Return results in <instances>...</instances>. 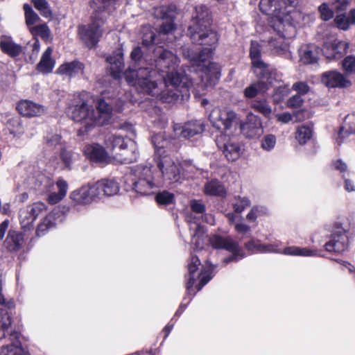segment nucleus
Instances as JSON below:
<instances>
[{"label":"nucleus","instance_id":"obj_1","mask_svg":"<svg viewBox=\"0 0 355 355\" xmlns=\"http://www.w3.org/2000/svg\"><path fill=\"white\" fill-rule=\"evenodd\" d=\"M211 17L208 8L199 5L195 8L192 24L189 30L193 42L207 45L189 60L187 69H178L180 60L172 52L159 50L155 60V69L139 68L137 71L128 69L123 74L130 85L142 94L149 95L162 103H174L179 97H188L189 89L194 85L196 76L200 78L202 87L214 85L220 76V67L209 62L218 41L217 33L210 28ZM110 64L109 70L114 79L122 76L123 58L119 51L107 58Z\"/></svg>","mask_w":355,"mask_h":355},{"label":"nucleus","instance_id":"obj_2","mask_svg":"<svg viewBox=\"0 0 355 355\" xmlns=\"http://www.w3.org/2000/svg\"><path fill=\"white\" fill-rule=\"evenodd\" d=\"M297 0H261L260 10L270 15L269 24L277 36L268 41V46L273 53L290 56L288 47L296 33V27L304 20V15L294 8Z\"/></svg>","mask_w":355,"mask_h":355},{"label":"nucleus","instance_id":"obj_3","mask_svg":"<svg viewBox=\"0 0 355 355\" xmlns=\"http://www.w3.org/2000/svg\"><path fill=\"white\" fill-rule=\"evenodd\" d=\"M94 96L89 92H83L75 95L68 106L67 114L74 121L82 123L84 127L78 130L79 135L89 132L95 126L107 124L112 116V108L103 99H99L94 109Z\"/></svg>","mask_w":355,"mask_h":355},{"label":"nucleus","instance_id":"obj_4","mask_svg":"<svg viewBox=\"0 0 355 355\" xmlns=\"http://www.w3.org/2000/svg\"><path fill=\"white\" fill-rule=\"evenodd\" d=\"M119 0H92L91 7L94 9L92 23L79 27V35L83 42L89 48L95 46L103 34L102 25L104 15L102 10L113 8Z\"/></svg>","mask_w":355,"mask_h":355},{"label":"nucleus","instance_id":"obj_5","mask_svg":"<svg viewBox=\"0 0 355 355\" xmlns=\"http://www.w3.org/2000/svg\"><path fill=\"white\" fill-rule=\"evenodd\" d=\"M133 189L141 195H150L162 184L159 173L152 166L139 165L135 170Z\"/></svg>","mask_w":355,"mask_h":355},{"label":"nucleus","instance_id":"obj_6","mask_svg":"<svg viewBox=\"0 0 355 355\" xmlns=\"http://www.w3.org/2000/svg\"><path fill=\"white\" fill-rule=\"evenodd\" d=\"M6 321L0 327V355H30L21 347L19 334L11 328V322L5 313Z\"/></svg>","mask_w":355,"mask_h":355},{"label":"nucleus","instance_id":"obj_7","mask_svg":"<svg viewBox=\"0 0 355 355\" xmlns=\"http://www.w3.org/2000/svg\"><path fill=\"white\" fill-rule=\"evenodd\" d=\"M245 248L248 250L261 253L275 252L284 254L285 255L303 257L316 255L315 250H312L306 248H302L297 246H289L282 250L279 248L277 243L264 245L261 243L259 241L255 239H251L249 242H248L245 244Z\"/></svg>","mask_w":355,"mask_h":355},{"label":"nucleus","instance_id":"obj_8","mask_svg":"<svg viewBox=\"0 0 355 355\" xmlns=\"http://www.w3.org/2000/svg\"><path fill=\"white\" fill-rule=\"evenodd\" d=\"M106 148L110 150H113L118 148L119 150H124L125 146L130 148L131 155L127 153H121V162L124 164H128L137 161L139 152L135 141L128 138H124L116 134L107 135L105 139Z\"/></svg>","mask_w":355,"mask_h":355},{"label":"nucleus","instance_id":"obj_9","mask_svg":"<svg viewBox=\"0 0 355 355\" xmlns=\"http://www.w3.org/2000/svg\"><path fill=\"white\" fill-rule=\"evenodd\" d=\"M157 166L159 168V176L169 182H177L185 178L182 165L178 162H175L169 156H163L157 158Z\"/></svg>","mask_w":355,"mask_h":355},{"label":"nucleus","instance_id":"obj_10","mask_svg":"<svg viewBox=\"0 0 355 355\" xmlns=\"http://www.w3.org/2000/svg\"><path fill=\"white\" fill-rule=\"evenodd\" d=\"M209 242L214 248L224 249L232 252V255L224 259L225 264L232 261H237L244 257V254L240 252L238 243L230 237L213 235L209 238Z\"/></svg>","mask_w":355,"mask_h":355},{"label":"nucleus","instance_id":"obj_11","mask_svg":"<svg viewBox=\"0 0 355 355\" xmlns=\"http://www.w3.org/2000/svg\"><path fill=\"white\" fill-rule=\"evenodd\" d=\"M250 57L252 61L253 71L258 78H265L272 83V69L261 58V46L257 41H252L250 49Z\"/></svg>","mask_w":355,"mask_h":355},{"label":"nucleus","instance_id":"obj_12","mask_svg":"<svg viewBox=\"0 0 355 355\" xmlns=\"http://www.w3.org/2000/svg\"><path fill=\"white\" fill-rule=\"evenodd\" d=\"M216 142L228 161H236L241 156V145L235 138L230 137L227 134H220L217 137Z\"/></svg>","mask_w":355,"mask_h":355},{"label":"nucleus","instance_id":"obj_13","mask_svg":"<svg viewBox=\"0 0 355 355\" xmlns=\"http://www.w3.org/2000/svg\"><path fill=\"white\" fill-rule=\"evenodd\" d=\"M46 210V206L42 202H36L21 208L19 211V220L21 228L30 230L35 219Z\"/></svg>","mask_w":355,"mask_h":355},{"label":"nucleus","instance_id":"obj_14","mask_svg":"<svg viewBox=\"0 0 355 355\" xmlns=\"http://www.w3.org/2000/svg\"><path fill=\"white\" fill-rule=\"evenodd\" d=\"M348 246V237L346 230L341 225L336 223L333 227L330 240L324 245L328 252L340 253Z\"/></svg>","mask_w":355,"mask_h":355},{"label":"nucleus","instance_id":"obj_15","mask_svg":"<svg viewBox=\"0 0 355 355\" xmlns=\"http://www.w3.org/2000/svg\"><path fill=\"white\" fill-rule=\"evenodd\" d=\"M236 114L228 109L214 108L209 115L212 125L218 130H230L236 121Z\"/></svg>","mask_w":355,"mask_h":355},{"label":"nucleus","instance_id":"obj_16","mask_svg":"<svg viewBox=\"0 0 355 355\" xmlns=\"http://www.w3.org/2000/svg\"><path fill=\"white\" fill-rule=\"evenodd\" d=\"M322 83L329 88H347L352 82L347 76L338 71H328L322 73Z\"/></svg>","mask_w":355,"mask_h":355},{"label":"nucleus","instance_id":"obj_17","mask_svg":"<svg viewBox=\"0 0 355 355\" xmlns=\"http://www.w3.org/2000/svg\"><path fill=\"white\" fill-rule=\"evenodd\" d=\"M97 189L94 188L93 184L83 186L72 191L70 194V198L75 205H88L97 198L96 193Z\"/></svg>","mask_w":355,"mask_h":355},{"label":"nucleus","instance_id":"obj_18","mask_svg":"<svg viewBox=\"0 0 355 355\" xmlns=\"http://www.w3.org/2000/svg\"><path fill=\"white\" fill-rule=\"evenodd\" d=\"M85 157L90 161L98 164H107L110 157L105 149L98 144L86 145L83 150Z\"/></svg>","mask_w":355,"mask_h":355},{"label":"nucleus","instance_id":"obj_19","mask_svg":"<svg viewBox=\"0 0 355 355\" xmlns=\"http://www.w3.org/2000/svg\"><path fill=\"white\" fill-rule=\"evenodd\" d=\"M348 48V43L334 40L331 43L325 42L323 52L327 59L336 60L343 57L347 53Z\"/></svg>","mask_w":355,"mask_h":355},{"label":"nucleus","instance_id":"obj_20","mask_svg":"<svg viewBox=\"0 0 355 355\" xmlns=\"http://www.w3.org/2000/svg\"><path fill=\"white\" fill-rule=\"evenodd\" d=\"M241 130L249 138H255L263 134L261 120L252 113L248 114L246 122L241 125Z\"/></svg>","mask_w":355,"mask_h":355},{"label":"nucleus","instance_id":"obj_21","mask_svg":"<svg viewBox=\"0 0 355 355\" xmlns=\"http://www.w3.org/2000/svg\"><path fill=\"white\" fill-rule=\"evenodd\" d=\"M17 110L20 114L27 117L40 116L46 112L44 105L29 100H21L17 105Z\"/></svg>","mask_w":355,"mask_h":355},{"label":"nucleus","instance_id":"obj_22","mask_svg":"<svg viewBox=\"0 0 355 355\" xmlns=\"http://www.w3.org/2000/svg\"><path fill=\"white\" fill-rule=\"evenodd\" d=\"M174 131L184 138H190L199 135L204 130L203 123L200 121H191L185 123L183 125L175 124L173 127Z\"/></svg>","mask_w":355,"mask_h":355},{"label":"nucleus","instance_id":"obj_23","mask_svg":"<svg viewBox=\"0 0 355 355\" xmlns=\"http://www.w3.org/2000/svg\"><path fill=\"white\" fill-rule=\"evenodd\" d=\"M173 139L166 135L165 132L155 134L152 137V141L155 147V155L157 158L163 156H168L166 153L171 148Z\"/></svg>","mask_w":355,"mask_h":355},{"label":"nucleus","instance_id":"obj_24","mask_svg":"<svg viewBox=\"0 0 355 355\" xmlns=\"http://www.w3.org/2000/svg\"><path fill=\"white\" fill-rule=\"evenodd\" d=\"M93 187L98 189L96 191L97 198L104 196H114L119 191V183L114 179H103L93 184Z\"/></svg>","mask_w":355,"mask_h":355},{"label":"nucleus","instance_id":"obj_25","mask_svg":"<svg viewBox=\"0 0 355 355\" xmlns=\"http://www.w3.org/2000/svg\"><path fill=\"white\" fill-rule=\"evenodd\" d=\"M25 245L24 234L21 232L10 230L4 241V246L8 252H14L21 250Z\"/></svg>","mask_w":355,"mask_h":355},{"label":"nucleus","instance_id":"obj_26","mask_svg":"<svg viewBox=\"0 0 355 355\" xmlns=\"http://www.w3.org/2000/svg\"><path fill=\"white\" fill-rule=\"evenodd\" d=\"M85 69V65L80 61L73 60L71 62H64L61 64L57 73L64 75L69 78H73L80 75H83Z\"/></svg>","mask_w":355,"mask_h":355},{"label":"nucleus","instance_id":"obj_27","mask_svg":"<svg viewBox=\"0 0 355 355\" xmlns=\"http://www.w3.org/2000/svg\"><path fill=\"white\" fill-rule=\"evenodd\" d=\"M274 76L273 73H272V78L270 79V80H272L271 83H269L267 78H259L260 80L258 82L250 85L245 89L244 96L246 98H252L255 97L258 94L264 93L268 89L269 86L272 85L275 80Z\"/></svg>","mask_w":355,"mask_h":355},{"label":"nucleus","instance_id":"obj_28","mask_svg":"<svg viewBox=\"0 0 355 355\" xmlns=\"http://www.w3.org/2000/svg\"><path fill=\"white\" fill-rule=\"evenodd\" d=\"M0 49L6 54L12 58L17 57L22 52V46L14 42L10 36L0 37Z\"/></svg>","mask_w":355,"mask_h":355},{"label":"nucleus","instance_id":"obj_29","mask_svg":"<svg viewBox=\"0 0 355 355\" xmlns=\"http://www.w3.org/2000/svg\"><path fill=\"white\" fill-rule=\"evenodd\" d=\"M62 221V218L60 211L58 209H54L49 213L43 220L38 225L37 229V234L38 236L44 234L45 232L53 227L58 223Z\"/></svg>","mask_w":355,"mask_h":355},{"label":"nucleus","instance_id":"obj_30","mask_svg":"<svg viewBox=\"0 0 355 355\" xmlns=\"http://www.w3.org/2000/svg\"><path fill=\"white\" fill-rule=\"evenodd\" d=\"M187 221L190 225V230H194V233L192 235V243L196 245V249L201 248L205 232L204 227L200 225V219L196 217L188 216Z\"/></svg>","mask_w":355,"mask_h":355},{"label":"nucleus","instance_id":"obj_31","mask_svg":"<svg viewBox=\"0 0 355 355\" xmlns=\"http://www.w3.org/2000/svg\"><path fill=\"white\" fill-rule=\"evenodd\" d=\"M53 48L49 46L43 53L40 62L37 65L39 71L48 73L52 71L55 66V60L52 58Z\"/></svg>","mask_w":355,"mask_h":355},{"label":"nucleus","instance_id":"obj_32","mask_svg":"<svg viewBox=\"0 0 355 355\" xmlns=\"http://www.w3.org/2000/svg\"><path fill=\"white\" fill-rule=\"evenodd\" d=\"M56 186L58 191L51 193L48 197V202L51 205L59 202L65 197L67 192L68 185L65 180L59 179L56 182Z\"/></svg>","mask_w":355,"mask_h":355},{"label":"nucleus","instance_id":"obj_33","mask_svg":"<svg viewBox=\"0 0 355 355\" xmlns=\"http://www.w3.org/2000/svg\"><path fill=\"white\" fill-rule=\"evenodd\" d=\"M300 60L304 64H313L317 62L318 55L313 45L302 46L300 49Z\"/></svg>","mask_w":355,"mask_h":355},{"label":"nucleus","instance_id":"obj_34","mask_svg":"<svg viewBox=\"0 0 355 355\" xmlns=\"http://www.w3.org/2000/svg\"><path fill=\"white\" fill-rule=\"evenodd\" d=\"M200 262L198 257L191 255V259L188 263V270L189 273V278L187 283V290L188 294H191V290L195 283V273L197 271Z\"/></svg>","mask_w":355,"mask_h":355},{"label":"nucleus","instance_id":"obj_35","mask_svg":"<svg viewBox=\"0 0 355 355\" xmlns=\"http://www.w3.org/2000/svg\"><path fill=\"white\" fill-rule=\"evenodd\" d=\"M205 193L209 196L223 197L225 193L224 186L217 180H212L207 182L204 189Z\"/></svg>","mask_w":355,"mask_h":355},{"label":"nucleus","instance_id":"obj_36","mask_svg":"<svg viewBox=\"0 0 355 355\" xmlns=\"http://www.w3.org/2000/svg\"><path fill=\"white\" fill-rule=\"evenodd\" d=\"M312 137V129L310 126L304 125L299 127L295 133V139L300 144H304Z\"/></svg>","mask_w":355,"mask_h":355},{"label":"nucleus","instance_id":"obj_37","mask_svg":"<svg viewBox=\"0 0 355 355\" xmlns=\"http://www.w3.org/2000/svg\"><path fill=\"white\" fill-rule=\"evenodd\" d=\"M29 31L33 36H39L44 40H47L51 35L50 29L46 24H42L35 26L34 27H30Z\"/></svg>","mask_w":355,"mask_h":355},{"label":"nucleus","instance_id":"obj_38","mask_svg":"<svg viewBox=\"0 0 355 355\" xmlns=\"http://www.w3.org/2000/svg\"><path fill=\"white\" fill-rule=\"evenodd\" d=\"M32 3L43 17L46 18L52 17L50 6L46 0H32Z\"/></svg>","mask_w":355,"mask_h":355},{"label":"nucleus","instance_id":"obj_39","mask_svg":"<svg viewBox=\"0 0 355 355\" xmlns=\"http://www.w3.org/2000/svg\"><path fill=\"white\" fill-rule=\"evenodd\" d=\"M347 121L349 123V130H345L343 127L340 128L338 137H336V141L338 144L342 141V138L345 137V135L347 136L349 133H355V114L347 116L345 119V121Z\"/></svg>","mask_w":355,"mask_h":355},{"label":"nucleus","instance_id":"obj_40","mask_svg":"<svg viewBox=\"0 0 355 355\" xmlns=\"http://www.w3.org/2000/svg\"><path fill=\"white\" fill-rule=\"evenodd\" d=\"M24 10L25 12L26 24L28 28L34 27L33 25L40 20V17L32 9L31 6L28 4L24 5Z\"/></svg>","mask_w":355,"mask_h":355},{"label":"nucleus","instance_id":"obj_41","mask_svg":"<svg viewBox=\"0 0 355 355\" xmlns=\"http://www.w3.org/2000/svg\"><path fill=\"white\" fill-rule=\"evenodd\" d=\"M252 107L263 114L265 116H269L271 114V109L266 101H254L252 103Z\"/></svg>","mask_w":355,"mask_h":355},{"label":"nucleus","instance_id":"obj_42","mask_svg":"<svg viewBox=\"0 0 355 355\" xmlns=\"http://www.w3.org/2000/svg\"><path fill=\"white\" fill-rule=\"evenodd\" d=\"M268 210L265 207L254 206L248 212L246 216V218L248 221L254 222L258 217L266 214Z\"/></svg>","mask_w":355,"mask_h":355},{"label":"nucleus","instance_id":"obj_43","mask_svg":"<svg viewBox=\"0 0 355 355\" xmlns=\"http://www.w3.org/2000/svg\"><path fill=\"white\" fill-rule=\"evenodd\" d=\"M276 144V137L273 135H267L263 137L261 141V148L266 151H270L274 148Z\"/></svg>","mask_w":355,"mask_h":355},{"label":"nucleus","instance_id":"obj_44","mask_svg":"<svg viewBox=\"0 0 355 355\" xmlns=\"http://www.w3.org/2000/svg\"><path fill=\"white\" fill-rule=\"evenodd\" d=\"M250 205V200L248 198L240 196L236 198V202L233 204L234 211L238 213L242 212Z\"/></svg>","mask_w":355,"mask_h":355},{"label":"nucleus","instance_id":"obj_45","mask_svg":"<svg viewBox=\"0 0 355 355\" xmlns=\"http://www.w3.org/2000/svg\"><path fill=\"white\" fill-rule=\"evenodd\" d=\"M342 66L347 73H355V56H347L343 60Z\"/></svg>","mask_w":355,"mask_h":355},{"label":"nucleus","instance_id":"obj_46","mask_svg":"<svg viewBox=\"0 0 355 355\" xmlns=\"http://www.w3.org/2000/svg\"><path fill=\"white\" fill-rule=\"evenodd\" d=\"M173 197L174 196L173 193L164 191L157 194L156 201L160 205H168L172 202Z\"/></svg>","mask_w":355,"mask_h":355},{"label":"nucleus","instance_id":"obj_47","mask_svg":"<svg viewBox=\"0 0 355 355\" xmlns=\"http://www.w3.org/2000/svg\"><path fill=\"white\" fill-rule=\"evenodd\" d=\"M334 21L338 28L344 31L347 30L350 26L347 17L344 14L337 15Z\"/></svg>","mask_w":355,"mask_h":355},{"label":"nucleus","instance_id":"obj_48","mask_svg":"<svg viewBox=\"0 0 355 355\" xmlns=\"http://www.w3.org/2000/svg\"><path fill=\"white\" fill-rule=\"evenodd\" d=\"M319 11L320 12L321 18L324 21H327L334 17L333 10L328 7L327 3H322L319 7Z\"/></svg>","mask_w":355,"mask_h":355},{"label":"nucleus","instance_id":"obj_49","mask_svg":"<svg viewBox=\"0 0 355 355\" xmlns=\"http://www.w3.org/2000/svg\"><path fill=\"white\" fill-rule=\"evenodd\" d=\"M155 33L149 28H146L144 33L142 37V43L145 46H149L152 44L155 39Z\"/></svg>","mask_w":355,"mask_h":355},{"label":"nucleus","instance_id":"obj_50","mask_svg":"<svg viewBox=\"0 0 355 355\" xmlns=\"http://www.w3.org/2000/svg\"><path fill=\"white\" fill-rule=\"evenodd\" d=\"M200 280L199 284L198 285V291H200L202 288L207 284L212 278L213 275H211L209 271L207 272L206 270H204L201 272L200 275Z\"/></svg>","mask_w":355,"mask_h":355},{"label":"nucleus","instance_id":"obj_51","mask_svg":"<svg viewBox=\"0 0 355 355\" xmlns=\"http://www.w3.org/2000/svg\"><path fill=\"white\" fill-rule=\"evenodd\" d=\"M45 140L49 147L56 146L60 144L61 137L57 134H47Z\"/></svg>","mask_w":355,"mask_h":355},{"label":"nucleus","instance_id":"obj_52","mask_svg":"<svg viewBox=\"0 0 355 355\" xmlns=\"http://www.w3.org/2000/svg\"><path fill=\"white\" fill-rule=\"evenodd\" d=\"M349 5V0H334L332 3L333 9L337 12L345 11Z\"/></svg>","mask_w":355,"mask_h":355},{"label":"nucleus","instance_id":"obj_53","mask_svg":"<svg viewBox=\"0 0 355 355\" xmlns=\"http://www.w3.org/2000/svg\"><path fill=\"white\" fill-rule=\"evenodd\" d=\"M174 29V24L172 21H167L166 23L162 24L159 28V35L164 36L165 35L169 34Z\"/></svg>","mask_w":355,"mask_h":355},{"label":"nucleus","instance_id":"obj_54","mask_svg":"<svg viewBox=\"0 0 355 355\" xmlns=\"http://www.w3.org/2000/svg\"><path fill=\"white\" fill-rule=\"evenodd\" d=\"M191 210L196 214H203L205 211V205L197 200H192L190 202Z\"/></svg>","mask_w":355,"mask_h":355},{"label":"nucleus","instance_id":"obj_55","mask_svg":"<svg viewBox=\"0 0 355 355\" xmlns=\"http://www.w3.org/2000/svg\"><path fill=\"white\" fill-rule=\"evenodd\" d=\"M302 102L303 100L301 95L296 94L288 100L287 105L292 108L299 107L302 105Z\"/></svg>","mask_w":355,"mask_h":355},{"label":"nucleus","instance_id":"obj_56","mask_svg":"<svg viewBox=\"0 0 355 355\" xmlns=\"http://www.w3.org/2000/svg\"><path fill=\"white\" fill-rule=\"evenodd\" d=\"M175 10V6L173 5H171L168 6H162L157 9V11L162 14L161 17L167 18V17H170L171 16V12H174Z\"/></svg>","mask_w":355,"mask_h":355},{"label":"nucleus","instance_id":"obj_57","mask_svg":"<svg viewBox=\"0 0 355 355\" xmlns=\"http://www.w3.org/2000/svg\"><path fill=\"white\" fill-rule=\"evenodd\" d=\"M293 89L298 92L297 94H304L309 91V86L304 82H299L293 84Z\"/></svg>","mask_w":355,"mask_h":355},{"label":"nucleus","instance_id":"obj_58","mask_svg":"<svg viewBox=\"0 0 355 355\" xmlns=\"http://www.w3.org/2000/svg\"><path fill=\"white\" fill-rule=\"evenodd\" d=\"M61 159L66 167H69L71 164V154L65 150H62L60 153Z\"/></svg>","mask_w":355,"mask_h":355},{"label":"nucleus","instance_id":"obj_59","mask_svg":"<svg viewBox=\"0 0 355 355\" xmlns=\"http://www.w3.org/2000/svg\"><path fill=\"white\" fill-rule=\"evenodd\" d=\"M235 230L238 233L245 234L250 230V227L247 224L239 223L235 225Z\"/></svg>","mask_w":355,"mask_h":355},{"label":"nucleus","instance_id":"obj_60","mask_svg":"<svg viewBox=\"0 0 355 355\" xmlns=\"http://www.w3.org/2000/svg\"><path fill=\"white\" fill-rule=\"evenodd\" d=\"M276 117L279 121H281L284 123H286L292 119L291 114L288 112L278 114L276 115Z\"/></svg>","mask_w":355,"mask_h":355},{"label":"nucleus","instance_id":"obj_61","mask_svg":"<svg viewBox=\"0 0 355 355\" xmlns=\"http://www.w3.org/2000/svg\"><path fill=\"white\" fill-rule=\"evenodd\" d=\"M131 58L132 60L137 62L139 60L142 56V52L140 47L135 48L131 53Z\"/></svg>","mask_w":355,"mask_h":355},{"label":"nucleus","instance_id":"obj_62","mask_svg":"<svg viewBox=\"0 0 355 355\" xmlns=\"http://www.w3.org/2000/svg\"><path fill=\"white\" fill-rule=\"evenodd\" d=\"M9 221L6 220L0 224V240L3 239L5 233L8 227Z\"/></svg>","mask_w":355,"mask_h":355},{"label":"nucleus","instance_id":"obj_63","mask_svg":"<svg viewBox=\"0 0 355 355\" xmlns=\"http://www.w3.org/2000/svg\"><path fill=\"white\" fill-rule=\"evenodd\" d=\"M334 166L336 170L340 171V172L345 171L347 169V165L345 163L343 162L341 160L338 159L334 162Z\"/></svg>","mask_w":355,"mask_h":355},{"label":"nucleus","instance_id":"obj_64","mask_svg":"<svg viewBox=\"0 0 355 355\" xmlns=\"http://www.w3.org/2000/svg\"><path fill=\"white\" fill-rule=\"evenodd\" d=\"M0 213L4 215H8L10 213V203H5L3 206L0 205Z\"/></svg>","mask_w":355,"mask_h":355}]
</instances>
